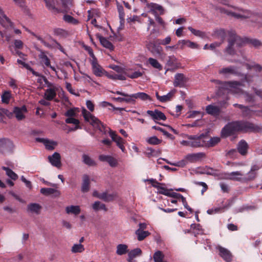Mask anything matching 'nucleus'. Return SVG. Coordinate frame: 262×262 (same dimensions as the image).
I'll return each mask as SVG.
<instances>
[{
    "instance_id": "obj_32",
    "label": "nucleus",
    "mask_w": 262,
    "mask_h": 262,
    "mask_svg": "<svg viewBox=\"0 0 262 262\" xmlns=\"http://www.w3.org/2000/svg\"><path fill=\"white\" fill-rule=\"evenodd\" d=\"M164 255L161 251H156L154 255L153 259L155 262H168L164 260Z\"/></svg>"
},
{
    "instance_id": "obj_39",
    "label": "nucleus",
    "mask_w": 262,
    "mask_h": 262,
    "mask_svg": "<svg viewBox=\"0 0 262 262\" xmlns=\"http://www.w3.org/2000/svg\"><path fill=\"white\" fill-rule=\"evenodd\" d=\"M127 252V246L124 244H119L117 247L116 253L119 255H122Z\"/></svg>"
},
{
    "instance_id": "obj_29",
    "label": "nucleus",
    "mask_w": 262,
    "mask_h": 262,
    "mask_svg": "<svg viewBox=\"0 0 262 262\" xmlns=\"http://www.w3.org/2000/svg\"><path fill=\"white\" fill-rule=\"evenodd\" d=\"M41 209V206L37 203H31L27 206V211L32 213L39 214Z\"/></svg>"
},
{
    "instance_id": "obj_31",
    "label": "nucleus",
    "mask_w": 262,
    "mask_h": 262,
    "mask_svg": "<svg viewBox=\"0 0 262 262\" xmlns=\"http://www.w3.org/2000/svg\"><path fill=\"white\" fill-rule=\"evenodd\" d=\"M40 192L45 195L55 194V196L60 195V193L58 191L52 188H42L40 189Z\"/></svg>"
},
{
    "instance_id": "obj_60",
    "label": "nucleus",
    "mask_w": 262,
    "mask_h": 262,
    "mask_svg": "<svg viewBox=\"0 0 262 262\" xmlns=\"http://www.w3.org/2000/svg\"><path fill=\"white\" fill-rule=\"evenodd\" d=\"M76 108H70L67 111V112L64 114V115L67 117H76Z\"/></svg>"
},
{
    "instance_id": "obj_58",
    "label": "nucleus",
    "mask_w": 262,
    "mask_h": 262,
    "mask_svg": "<svg viewBox=\"0 0 262 262\" xmlns=\"http://www.w3.org/2000/svg\"><path fill=\"white\" fill-rule=\"evenodd\" d=\"M75 117H68L65 121L68 124H74L75 125H78L79 124V121L75 118Z\"/></svg>"
},
{
    "instance_id": "obj_14",
    "label": "nucleus",
    "mask_w": 262,
    "mask_h": 262,
    "mask_svg": "<svg viewBox=\"0 0 262 262\" xmlns=\"http://www.w3.org/2000/svg\"><path fill=\"white\" fill-rule=\"evenodd\" d=\"M110 136L112 138V140L116 142L117 145L121 150L124 152L125 150V147L124 146V140L112 130H110Z\"/></svg>"
},
{
    "instance_id": "obj_34",
    "label": "nucleus",
    "mask_w": 262,
    "mask_h": 262,
    "mask_svg": "<svg viewBox=\"0 0 262 262\" xmlns=\"http://www.w3.org/2000/svg\"><path fill=\"white\" fill-rule=\"evenodd\" d=\"M135 233L137 236L138 240L139 241L143 240L150 234L148 231H145L140 229L137 230L135 232Z\"/></svg>"
},
{
    "instance_id": "obj_35",
    "label": "nucleus",
    "mask_w": 262,
    "mask_h": 262,
    "mask_svg": "<svg viewBox=\"0 0 262 262\" xmlns=\"http://www.w3.org/2000/svg\"><path fill=\"white\" fill-rule=\"evenodd\" d=\"M148 62L154 68L157 69L159 71H161L162 69V66L157 59L150 57L148 59Z\"/></svg>"
},
{
    "instance_id": "obj_13",
    "label": "nucleus",
    "mask_w": 262,
    "mask_h": 262,
    "mask_svg": "<svg viewBox=\"0 0 262 262\" xmlns=\"http://www.w3.org/2000/svg\"><path fill=\"white\" fill-rule=\"evenodd\" d=\"M151 186L157 188L158 192L167 196L169 191L171 189H168L164 183H160L158 181H149Z\"/></svg>"
},
{
    "instance_id": "obj_10",
    "label": "nucleus",
    "mask_w": 262,
    "mask_h": 262,
    "mask_svg": "<svg viewBox=\"0 0 262 262\" xmlns=\"http://www.w3.org/2000/svg\"><path fill=\"white\" fill-rule=\"evenodd\" d=\"M188 78L183 74L177 73L174 76L173 85L176 87H184L188 81Z\"/></svg>"
},
{
    "instance_id": "obj_27",
    "label": "nucleus",
    "mask_w": 262,
    "mask_h": 262,
    "mask_svg": "<svg viewBox=\"0 0 262 262\" xmlns=\"http://www.w3.org/2000/svg\"><path fill=\"white\" fill-rule=\"evenodd\" d=\"M148 7L150 9V12H151L154 15H156L157 14V11H158L160 14L164 13V9L163 7L157 4L150 3L148 5Z\"/></svg>"
},
{
    "instance_id": "obj_37",
    "label": "nucleus",
    "mask_w": 262,
    "mask_h": 262,
    "mask_svg": "<svg viewBox=\"0 0 262 262\" xmlns=\"http://www.w3.org/2000/svg\"><path fill=\"white\" fill-rule=\"evenodd\" d=\"M99 40L101 43V45L105 48H107L110 50L113 49V45L112 43L109 41L106 38L103 37H100Z\"/></svg>"
},
{
    "instance_id": "obj_47",
    "label": "nucleus",
    "mask_w": 262,
    "mask_h": 262,
    "mask_svg": "<svg viewBox=\"0 0 262 262\" xmlns=\"http://www.w3.org/2000/svg\"><path fill=\"white\" fill-rule=\"evenodd\" d=\"M188 29L192 34L196 36H199L202 38H203L205 36V33L200 30H195L191 27H189Z\"/></svg>"
},
{
    "instance_id": "obj_57",
    "label": "nucleus",
    "mask_w": 262,
    "mask_h": 262,
    "mask_svg": "<svg viewBox=\"0 0 262 262\" xmlns=\"http://www.w3.org/2000/svg\"><path fill=\"white\" fill-rule=\"evenodd\" d=\"M11 94L9 92H5L2 95V102L5 103H8L10 99Z\"/></svg>"
},
{
    "instance_id": "obj_38",
    "label": "nucleus",
    "mask_w": 262,
    "mask_h": 262,
    "mask_svg": "<svg viewBox=\"0 0 262 262\" xmlns=\"http://www.w3.org/2000/svg\"><path fill=\"white\" fill-rule=\"evenodd\" d=\"M84 246L80 244H74L71 249V252L73 253H82L84 251Z\"/></svg>"
},
{
    "instance_id": "obj_25",
    "label": "nucleus",
    "mask_w": 262,
    "mask_h": 262,
    "mask_svg": "<svg viewBox=\"0 0 262 262\" xmlns=\"http://www.w3.org/2000/svg\"><path fill=\"white\" fill-rule=\"evenodd\" d=\"M117 197L118 195L116 193L108 194L106 192H103L100 193V195L99 196V199L105 202H108L113 201Z\"/></svg>"
},
{
    "instance_id": "obj_45",
    "label": "nucleus",
    "mask_w": 262,
    "mask_h": 262,
    "mask_svg": "<svg viewBox=\"0 0 262 262\" xmlns=\"http://www.w3.org/2000/svg\"><path fill=\"white\" fill-rule=\"evenodd\" d=\"M220 141V138L217 137L211 138L209 141H206V145L208 146H214Z\"/></svg>"
},
{
    "instance_id": "obj_50",
    "label": "nucleus",
    "mask_w": 262,
    "mask_h": 262,
    "mask_svg": "<svg viewBox=\"0 0 262 262\" xmlns=\"http://www.w3.org/2000/svg\"><path fill=\"white\" fill-rule=\"evenodd\" d=\"M135 100L136 99H140L142 100H146L150 98L149 96L145 93L140 92L134 94Z\"/></svg>"
},
{
    "instance_id": "obj_55",
    "label": "nucleus",
    "mask_w": 262,
    "mask_h": 262,
    "mask_svg": "<svg viewBox=\"0 0 262 262\" xmlns=\"http://www.w3.org/2000/svg\"><path fill=\"white\" fill-rule=\"evenodd\" d=\"M123 10H124L123 7L122 6H121V5L118 6V11L119 12V18L120 19L121 23H123L124 21L125 14H124Z\"/></svg>"
},
{
    "instance_id": "obj_30",
    "label": "nucleus",
    "mask_w": 262,
    "mask_h": 262,
    "mask_svg": "<svg viewBox=\"0 0 262 262\" xmlns=\"http://www.w3.org/2000/svg\"><path fill=\"white\" fill-rule=\"evenodd\" d=\"M248 144L245 141H241L238 144L237 149L242 155H245L247 152Z\"/></svg>"
},
{
    "instance_id": "obj_54",
    "label": "nucleus",
    "mask_w": 262,
    "mask_h": 262,
    "mask_svg": "<svg viewBox=\"0 0 262 262\" xmlns=\"http://www.w3.org/2000/svg\"><path fill=\"white\" fill-rule=\"evenodd\" d=\"M191 228L196 230V231L194 232L195 234H203V233L202 227L200 224H191Z\"/></svg>"
},
{
    "instance_id": "obj_40",
    "label": "nucleus",
    "mask_w": 262,
    "mask_h": 262,
    "mask_svg": "<svg viewBox=\"0 0 262 262\" xmlns=\"http://www.w3.org/2000/svg\"><path fill=\"white\" fill-rule=\"evenodd\" d=\"M239 108L242 110V115L245 117H249L253 114L254 112L249 107L244 105H239Z\"/></svg>"
},
{
    "instance_id": "obj_28",
    "label": "nucleus",
    "mask_w": 262,
    "mask_h": 262,
    "mask_svg": "<svg viewBox=\"0 0 262 262\" xmlns=\"http://www.w3.org/2000/svg\"><path fill=\"white\" fill-rule=\"evenodd\" d=\"M57 90L58 88L47 89L45 91L44 98L48 101L53 100L56 96Z\"/></svg>"
},
{
    "instance_id": "obj_9",
    "label": "nucleus",
    "mask_w": 262,
    "mask_h": 262,
    "mask_svg": "<svg viewBox=\"0 0 262 262\" xmlns=\"http://www.w3.org/2000/svg\"><path fill=\"white\" fill-rule=\"evenodd\" d=\"M246 59L245 56L242 55V59H234L231 62H239L241 63L245 64L247 69L251 71H254L256 73H262V67L255 62L245 63Z\"/></svg>"
},
{
    "instance_id": "obj_20",
    "label": "nucleus",
    "mask_w": 262,
    "mask_h": 262,
    "mask_svg": "<svg viewBox=\"0 0 262 262\" xmlns=\"http://www.w3.org/2000/svg\"><path fill=\"white\" fill-rule=\"evenodd\" d=\"M99 159L102 162L108 163L112 167H115L117 165V160L111 156L101 155L99 156Z\"/></svg>"
},
{
    "instance_id": "obj_53",
    "label": "nucleus",
    "mask_w": 262,
    "mask_h": 262,
    "mask_svg": "<svg viewBox=\"0 0 262 262\" xmlns=\"http://www.w3.org/2000/svg\"><path fill=\"white\" fill-rule=\"evenodd\" d=\"M187 160L185 158L183 160H182L177 163H171L169 161H167V163L169 164L170 165L183 167L185 166L187 164Z\"/></svg>"
},
{
    "instance_id": "obj_6",
    "label": "nucleus",
    "mask_w": 262,
    "mask_h": 262,
    "mask_svg": "<svg viewBox=\"0 0 262 262\" xmlns=\"http://www.w3.org/2000/svg\"><path fill=\"white\" fill-rule=\"evenodd\" d=\"M228 45L225 49V52L229 55H234L235 51L233 46L235 43H237L238 41L240 40L238 36H236L234 31H231L228 32Z\"/></svg>"
},
{
    "instance_id": "obj_16",
    "label": "nucleus",
    "mask_w": 262,
    "mask_h": 262,
    "mask_svg": "<svg viewBox=\"0 0 262 262\" xmlns=\"http://www.w3.org/2000/svg\"><path fill=\"white\" fill-rule=\"evenodd\" d=\"M147 114L149 115L155 121L157 120H165L166 119L164 113L158 110H155L154 111L148 110L147 111Z\"/></svg>"
},
{
    "instance_id": "obj_4",
    "label": "nucleus",
    "mask_w": 262,
    "mask_h": 262,
    "mask_svg": "<svg viewBox=\"0 0 262 262\" xmlns=\"http://www.w3.org/2000/svg\"><path fill=\"white\" fill-rule=\"evenodd\" d=\"M219 73L225 77H228L230 75L242 76L244 77L245 81L247 82L250 81L247 75H242L241 72L239 71L238 68L236 66H230L227 67L223 68L219 71Z\"/></svg>"
},
{
    "instance_id": "obj_51",
    "label": "nucleus",
    "mask_w": 262,
    "mask_h": 262,
    "mask_svg": "<svg viewBox=\"0 0 262 262\" xmlns=\"http://www.w3.org/2000/svg\"><path fill=\"white\" fill-rule=\"evenodd\" d=\"M259 167L256 165H253L251 168V170L249 173V176L250 179H254L256 177V171L258 170Z\"/></svg>"
},
{
    "instance_id": "obj_7",
    "label": "nucleus",
    "mask_w": 262,
    "mask_h": 262,
    "mask_svg": "<svg viewBox=\"0 0 262 262\" xmlns=\"http://www.w3.org/2000/svg\"><path fill=\"white\" fill-rule=\"evenodd\" d=\"M188 139L190 140V146L192 147H199L206 145V137L202 134L200 136H189Z\"/></svg>"
},
{
    "instance_id": "obj_64",
    "label": "nucleus",
    "mask_w": 262,
    "mask_h": 262,
    "mask_svg": "<svg viewBox=\"0 0 262 262\" xmlns=\"http://www.w3.org/2000/svg\"><path fill=\"white\" fill-rule=\"evenodd\" d=\"M228 156L231 158H236L237 155V152L236 149H233L230 150L227 154Z\"/></svg>"
},
{
    "instance_id": "obj_17",
    "label": "nucleus",
    "mask_w": 262,
    "mask_h": 262,
    "mask_svg": "<svg viewBox=\"0 0 262 262\" xmlns=\"http://www.w3.org/2000/svg\"><path fill=\"white\" fill-rule=\"evenodd\" d=\"M220 255L227 262H230L232 260V254L231 252L227 249L221 246L218 247Z\"/></svg>"
},
{
    "instance_id": "obj_56",
    "label": "nucleus",
    "mask_w": 262,
    "mask_h": 262,
    "mask_svg": "<svg viewBox=\"0 0 262 262\" xmlns=\"http://www.w3.org/2000/svg\"><path fill=\"white\" fill-rule=\"evenodd\" d=\"M171 41V37L170 36H167L164 39H157V42L159 45H167L170 43Z\"/></svg>"
},
{
    "instance_id": "obj_22",
    "label": "nucleus",
    "mask_w": 262,
    "mask_h": 262,
    "mask_svg": "<svg viewBox=\"0 0 262 262\" xmlns=\"http://www.w3.org/2000/svg\"><path fill=\"white\" fill-rule=\"evenodd\" d=\"M205 157V154L203 152H198L196 154H188L185 157V159L190 162H196L201 159Z\"/></svg>"
},
{
    "instance_id": "obj_15",
    "label": "nucleus",
    "mask_w": 262,
    "mask_h": 262,
    "mask_svg": "<svg viewBox=\"0 0 262 262\" xmlns=\"http://www.w3.org/2000/svg\"><path fill=\"white\" fill-rule=\"evenodd\" d=\"M27 112V108L25 106L21 107H15L13 113L17 120L20 121L25 118V114Z\"/></svg>"
},
{
    "instance_id": "obj_62",
    "label": "nucleus",
    "mask_w": 262,
    "mask_h": 262,
    "mask_svg": "<svg viewBox=\"0 0 262 262\" xmlns=\"http://www.w3.org/2000/svg\"><path fill=\"white\" fill-rule=\"evenodd\" d=\"M167 196L172 197L173 198L177 199H180L182 198V196H183L182 194L174 192H170L169 191V193H168Z\"/></svg>"
},
{
    "instance_id": "obj_46",
    "label": "nucleus",
    "mask_w": 262,
    "mask_h": 262,
    "mask_svg": "<svg viewBox=\"0 0 262 262\" xmlns=\"http://www.w3.org/2000/svg\"><path fill=\"white\" fill-rule=\"evenodd\" d=\"M124 96V102L128 103H134L135 102V96L134 94L128 95L126 93H125V95Z\"/></svg>"
},
{
    "instance_id": "obj_26",
    "label": "nucleus",
    "mask_w": 262,
    "mask_h": 262,
    "mask_svg": "<svg viewBox=\"0 0 262 262\" xmlns=\"http://www.w3.org/2000/svg\"><path fill=\"white\" fill-rule=\"evenodd\" d=\"M46 7L48 9L54 13H59L62 12V11L57 8L55 6V3L54 0H45Z\"/></svg>"
},
{
    "instance_id": "obj_11",
    "label": "nucleus",
    "mask_w": 262,
    "mask_h": 262,
    "mask_svg": "<svg viewBox=\"0 0 262 262\" xmlns=\"http://www.w3.org/2000/svg\"><path fill=\"white\" fill-rule=\"evenodd\" d=\"M41 64L45 67L50 68L55 73H57L56 69L54 66H52L50 64L49 58L46 55L45 53L41 51L38 55Z\"/></svg>"
},
{
    "instance_id": "obj_49",
    "label": "nucleus",
    "mask_w": 262,
    "mask_h": 262,
    "mask_svg": "<svg viewBox=\"0 0 262 262\" xmlns=\"http://www.w3.org/2000/svg\"><path fill=\"white\" fill-rule=\"evenodd\" d=\"M63 19L65 21L73 25H77L78 24V21L77 19L69 15H64Z\"/></svg>"
},
{
    "instance_id": "obj_41",
    "label": "nucleus",
    "mask_w": 262,
    "mask_h": 262,
    "mask_svg": "<svg viewBox=\"0 0 262 262\" xmlns=\"http://www.w3.org/2000/svg\"><path fill=\"white\" fill-rule=\"evenodd\" d=\"M92 207L95 211H98L99 210H103L104 211L107 210V208L105 204L101 203L99 201H96L93 204Z\"/></svg>"
},
{
    "instance_id": "obj_21",
    "label": "nucleus",
    "mask_w": 262,
    "mask_h": 262,
    "mask_svg": "<svg viewBox=\"0 0 262 262\" xmlns=\"http://www.w3.org/2000/svg\"><path fill=\"white\" fill-rule=\"evenodd\" d=\"M65 211L68 214L78 215L81 212V209L78 205H70L65 208Z\"/></svg>"
},
{
    "instance_id": "obj_44",
    "label": "nucleus",
    "mask_w": 262,
    "mask_h": 262,
    "mask_svg": "<svg viewBox=\"0 0 262 262\" xmlns=\"http://www.w3.org/2000/svg\"><path fill=\"white\" fill-rule=\"evenodd\" d=\"M83 162L89 166H94L96 165L95 162L88 155H83L82 156Z\"/></svg>"
},
{
    "instance_id": "obj_1",
    "label": "nucleus",
    "mask_w": 262,
    "mask_h": 262,
    "mask_svg": "<svg viewBox=\"0 0 262 262\" xmlns=\"http://www.w3.org/2000/svg\"><path fill=\"white\" fill-rule=\"evenodd\" d=\"M247 129L255 130L256 127L253 124L247 122H232L229 123L223 128L221 131V135L222 137H226L237 132L246 130Z\"/></svg>"
},
{
    "instance_id": "obj_2",
    "label": "nucleus",
    "mask_w": 262,
    "mask_h": 262,
    "mask_svg": "<svg viewBox=\"0 0 262 262\" xmlns=\"http://www.w3.org/2000/svg\"><path fill=\"white\" fill-rule=\"evenodd\" d=\"M242 84L237 81L225 82L222 84V88L227 90L228 91L239 95H242L246 101L251 102L253 101V96L247 92H244L240 88Z\"/></svg>"
},
{
    "instance_id": "obj_43",
    "label": "nucleus",
    "mask_w": 262,
    "mask_h": 262,
    "mask_svg": "<svg viewBox=\"0 0 262 262\" xmlns=\"http://www.w3.org/2000/svg\"><path fill=\"white\" fill-rule=\"evenodd\" d=\"M63 8L62 12H67L73 6V0H61Z\"/></svg>"
},
{
    "instance_id": "obj_63",
    "label": "nucleus",
    "mask_w": 262,
    "mask_h": 262,
    "mask_svg": "<svg viewBox=\"0 0 262 262\" xmlns=\"http://www.w3.org/2000/svg\"><path fill=\"white\" fill-rule=\"evenodd\" d=\"M157 151L151 148H147L146 151V155L148 158L156 155Z\"/></svg>"
},
{
    "instance_id": "obj_23",
    "label": "nucleus",
    "mask_w": 262,
    "mask_h": 262,
    "mask_svg": "<svg viewBox=\"0 0 262 262\" xmlns=\"http://www.w3.org/2000/svg\"><path fill=\"white\" fill-rule=\"evenodd\" d=\"M206 113L209 115L217 116L220 115L221 112L220 108L216 105L210 104L206 107Z\"/></svg>"
},
{
    "instance_id": "obj_59",
    "label": "nucleus",
    "mask_w": 262,
    "mask_h": 262,
    "mask_svg": "<svg viewBox=\"0 0 262 262\" xmlns=\"http://www.w3.org/2000/svg\"><path fill=\"white\" fill-rule=\"evenodd\" d=\"M195 184L198 186H202L201 193L203 195L208 189L207 185L203 182H196Z\"/></svg>"
},
{
    "instance_id": "obj_19",
    "label": "nucleus",
    "mask_w": 262,
    "mask_h": 262,
    "mask_svg": "<svg viewBox=\"0 0 262 262\" xmlns=\"http://www.w3.org/2000/svg\"><path fill=\"white\" fill-rule=\"evenodd\" d=\"M36 140L39 142L42 143L48 150H53L57 144V142L47 139L37 138Z\"/></svg>"
},
{
    "instance_id": "obj_8",
    "label": "nucleus",
    "mask_w": 262,
    "mask_h": 262,
    "mask_svg": "<svg viewBox=\"0 0 262 262\" xmlns=\"http://www.w3.org/2000/svg\"><path fill=\"white\" fill-rule=\"evenodd\" d=\"M220 11L224 14H226L228 15L233 16L236 18H246L250 17L252 14L249 11H244L242 10L239 13L231 12L228 10L225 9L223 8H220L219 9Z\"/></svg>"
},
{
    "instance_id": "obj_61",
    "label": "nucleus",
    "mask_w": 262,
    "mask_h": 262,
    "mask_svg": "<svg viewBox=\"0 0 262 262\" xmlns=\"http://www.w3.org/2000/svg\"><path fill=\"white\" fill-rule=\"evenodd\" d=\"M90 181H84L81 187V191L83 192H86L90 189Z\"/></svg>"
},
{
    "instance_id": "obj_12",
    "label": "nucleus",
    "mask_w": 262,
    "mask_h": 262,
    "mask_svg": "<svg viewBox=\"0 0 262 262\" xmlns=\"http://www.w3.org/2000/svg\"><path fill=\"white\" fill-rule=\"evenodd\" d=\"M48 159L52 166L58 168L61 166V156L58 152H55L52 155L49 156Z\"/></svg>"
},
{
    "instance_id": "obj_52",
    "label": "nucleus",
    "mask_w": 262,
    "mask_h": 262,
    "mask_svg": "<svg viewBox=\"0 0 262 262\" xmlns=\"http://www.w3.org/2000/svg\"><path fill=\"white\" fill-rule=\"evenodd\" d=\"M147 142L152 145H158L161 143V140L159 139L156 136H154L148 138L147 140Z\"/></svg>"
},
{
    "instance_id": "obj_36",
    "label": "nucleus",
    "mask_w": 262,
    "mask_h": 262,
    "mask_svg": "<svg viewBox=\"0 0 262 262\" xmlns=\"http://www.w3.org/2000/svg\"><path fill=\"white\" fill-rule=\"evenodd\" d=\"M2 169L6 171V174L12 180H16L18 178L17 174L13 172L11 169L6 167H3Z\"/></svg>"
},
{
    "instance_id": "obj_24",
    "label": "nucleus",
    "mask_w": 262,
    "mask_h": 262,
    "mask_svg": "<svg viewBox=\"0 0 262 262\" xmlns=\"http://www.w3.org/2000/svg\"><path fill=\"white\" fill-rule=\"evenodd\" d=\"M176 91L173 90L170 91L166 95L163 96H160L158 92H156V96L158 100L162 102H166L171 100L175 94Z\"/></svg>"
},
{
    "instance_id": "obj_5",
    "label": "nucleus",
    "mask_w": 262,
    "mask_h": 262,
    "mask_svg": "<svg viewBox=\"0 0 262 262\" xmlns=\"http://www.w3.org/2000/svg\"><path fill=\"white\" fill-rule=\"evenodd\" d=\"M145 45L148 50L154 55L161 56L163 54V48L156 40H146L145 41Z\"/></svg>"
},
{
    "instance_id": "obj_18",
    "label": "nucleus",
    "mask_w": 262,
    "mask_h": 262,
    "mask_svg": "<svg viewBox=\"0 0 262 262\" xmlns=\"http://www.w3.org/2000/svg\"><path fill=\"white\" fill-rule=\"evenodd\" d=\"M93 72L97 76H101L104 73L102 68L98 64L97 59L91 60Z\"/></svg>"
},
{
    "instance_id": "obj_42",
    "label": "nucleus",
    "mask_w": 262,
    "mask_h": 262,
    "mask_svg": "<svg viewBox=\"0 0 262 262\" xmlns=\"http://www.w3.org/2000/svg\"><path fill=\"white\" fill-rule=\"evenodd\" d=\"M142 254V251L140 248H136L130 251L128 254L129 258H134L136 257L140 256Z\"/></svg>"
},
{
    "instance_id": "obj_33",
    "label": "nucleus",
    "mask_w": 262,
    "mask_h": 262,
    "mask_svg": "<svg viewBox=\"0 0 262 262\" xmlns=\"http://www.w3.org/2000/svg\"><path fill=\"white\" fill-rule=\"evenodd\" d=\"M49 39L50 40V45L49 48L54 47L57 48L60 51H61L62 52L64 53V49L62 47V46L57 42L55 40H54L52 37L49 36L48 37Z\"/></svg>"
},
{
    "instance_id": "obj_3",
    "label": "nucleus",
    "mask_w": 262,
    "mask_h": 262,
    "mask_svg": "<svg viewBox=\"0 0 262 262\" xmlns=\"http://www.w3.org/2000/svg\"><path fill=\"white\" fill-rule=\"evenodd\" d=\"M82 114L86 121L89 122L92 126L97 128L100 131H103L104 128V125L97 118L85 109L82 110Z\"/></svg>"
},
{
    "instance_id": "obj_48",
    "label": "nucleus",
    "mask_w": 262,
    "mask_h": 262,
    "mask_svg": "<svg viewBox=\"0 0 262 262\" xmlns=\"http://www.w3.org/2000/svg\"><path fill=\"white\" fill-rule=\"evenodd\" d=\"M107 77L113 80L119 79L121 80H124L126 79L125 76L122 74H107Z\"/></svg>"
}]
</instances>
